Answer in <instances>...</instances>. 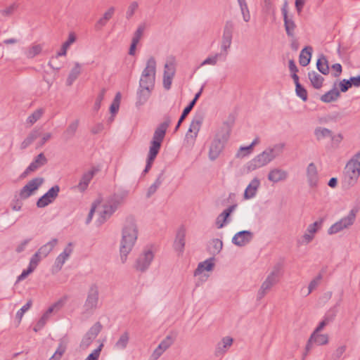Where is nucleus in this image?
<instances>
[{
  "label": "nucleus",
  "mask_w": 360,
  "mask_h": 360,
  "mask_svg": "<svg viewBox=\"0 0 360 360\" xmlns=\"http://www.w3.org/2000/svg\"><path fill=\"white\" fill-rule=\"evenodd\" d=\"M229 51L220 49V52L210 54L200 65V67L205 65L215 66L219 61H226Z\"/></svg>",
  "instance_id": "17"
},
{
  "label": "nucleus",
  "mask_w": 360,
  "mask_h": 360,
  "mask_svg": "<svg viewBox=\"0 0 360 360\" xmlns=\"http://www.w3.org/2000/svg\"><path fill=\"white\" fill-rule=\"evenodd\" d=\"M259 186L260 180L257 177L252 179L245 189L243 198L245 200H250L255 198L257 195Z\"/></svg>",
  "instance_id": "28"
},
{
  "label": "nucleus",
  "mask_w": 360,
  "mask_h": 360,
  "mask_svg": "<svg viewBox=\"0 0 360 360\" xmlns=\"http://www.w3.org/2000/svg\"><path fill=\"white\" fill-rule=\"evenodd\" d=\"M161 143H162L154 141H151L150 146L149 148L148 156L147 159V163L143 170V174H146L151 168L153 161L159 153V150L161 147Z\"/></svg>",
  "instance_id": "24"
},
{
  "label": "nucleus",
  "mask_w": 360,
  "mask_h": 360,
  "mask_svg": "<svg viewBox=\"0 0 360 360\" xmlns=\"http://www.w3.org/2000/svg\"><path fill=\"white\" fill-rule=\"evenodd\" d=\"M99 291L96 284L93 283L90 285L87 297L84 304V313L92 314L97 309L98 304Z\"/></svg>",
  "instance_id": "7"
},
{
  "label": "nucleus",
  "mask_w": 360,
  "mask_h": 360,
  "mask_svg": "<svg viewBox=\"0 0 360 360\" xmlns=\"http://www.w3.org/2000/svg\"><path fill=\"white\" fill-rule=\"evenodd\" d=\"M105 93H106L105 88H103L100 91L99 94H98V96L96 98V101H95V103H94V105L93 107V109L94 111L98 112V110L100 109V108L101 106V103H102L103 100L104 99Z\"/></svg>",
  "instance_id": "59"
},
{
  "label": "nucleus",
  "mask_w": 360,
  "mask_h": 360,
  "mask_svg": "<svg viewBox=\"0 0 360 360\" xmlns=\"http://www.w3.org/2000/svg\"><path fill=\"white\" fill-rule=\"evenodd\" d=\"M135 228H124L120 245V256L122 263L127 259V255L131 251L135 241Z\"/></svg>",
  "instance_id": "6"
},
{
  "label": "nucleus",
  "mask_w": 360,
  "mask_h": 360,
  "mask_svg": "<svg viewBox=\"0 0 360 360\" xmlns=\"http://www.w3.org/2000/svg\"><path fill=\"white\" fill-rule=\"evenodd\" d=\"M121 94L120 92H117L110 106V112L112 115H115L120 108V101H121Z\"/></svg>",
  "instance_id": "55"
},
{
  "label": "nucleus",
  "mask_w": 360,
  "mask_h": 360,
  "mask_svg": "<svg viewBox=\"0 0 360 360\" xmlns=\"http://www.w3.org/2000/svg\"><path fill=\"white\" fill-rule=\"evenodd\" d=\"M42 51L41 44H32L25 51V55L27 58H33L38 56Z\"/></svg>",
  "instance_id": "47"
},
{
  "label": "nucleus",
  "mask_w": 360,
  "mask_h": 360,
  "mask_svg": "<svg viewBox=\"0 0 360 360\" xmlns=\"http://www.w3.org/2000/svg\"><path fill=\"white\" fill-rule=\"evenodd\" d=\"M229 51L220 49V52L210 54L200 65V67L205 65L215 66L219 61H226Z\"/></svg>",
  "instance_id": "19"
},
{
  "label": "nucleus",
  "mask_w": 360,
  "mask_h": 360,
  "mask_svg": "<svg viewBox=\"0 0 360 360\" xmlns=\"http://www.w3.org/2000/svg\"><path fill=\"white\" fill-rule=\"evenodd\" d=\"M235 29L234 22L231 20H228L225 22L223 27L222 35L220 41V49L224 51H230L233 34Z\"/></svg>",
  "instance_id": "9"
},
{
  "label": "nucleus",
  "mask_w": 360,
  "mask_h": 360,
  "mask_svg": "<svg viewBox=\"0 0 360 360\" xmlns=\"http://www.w3.org/2000/svg\"><path fill=\"white\" fill-rule=\"evenodd\" d=\"M40 135V131L38 129H34L32 130L27 136L24 139V141L20 144L21 149H25L30 144L33 143Z\"/></svg>",
  "instance_id": "42"
},
{
  "label": "nucleus",
  "mask_w": 360,
  "mask_h": 360,
  "mask_svg": "<svg viewBox=\"0 0 360 360\" xmlns=\"http://www.w3.org/2000/svg\"><path fill=\"white\" fill-rule=\"evenodd\" d=\"M170 123L171 119L169 117H166L165 120L161 124H160L155 129L152 141L162 143L165 138L166 131Z\"/></svg>",
  "instance_id": "26"
},
{
  "label": "nucleus",
  "mask_w": 360,
  "mask_h": 360,
  "mask_svg": "<svg viewBox=\"0 0 360 360\" xmlns=\"http://www.w3.org/2000/svg\"><path fill=\"white\" fill-rule=\"evenodd\" d=\"M356 212L352 210L347 216L342 218L338 221L333 224L328 230L329 235L338 233L344 229H349L355 221Z\"/></svg>",
  "instance_id": "8"
},
{
  "label": "nucleus",
  "mask_w": 360,
  "mask_h": 360,
  "mask_svg": "<svg viewBox=\"0 0 360 360\" xmlns=\"http://www.w3.org/2000/svg\"><path fill=\"white\" fill-rule=\"evenodd\" d=\"M162 183V174H160L155 179V182L148 188L147 197H150L154 194Z\"/></svg>",
  "instance_id": "57"
},
{
  "label": "nucleus",
  "mask_w": 360,
  "mask_h": 360,
  "mask_svg": "<svg viewBox=\"0 0 360 360\" xmlns=\"http://www.w3.org/2000/svg\"><path fill=\"white\" fill-rule=\"evenodd\" d=\"M34 192L32 191V190L27 186V185L24 186L19 193V196L20 199L25 200L30 197Z\"/></svg>",
  "instance_id": "63"
},
{
  "label": "nucleus",
  "mask_w": 360,
  "mask_h": 360,
  "mask_svg": "<svg viewBox=\"0 0 360 360\" xmlns=\"http://www.w3.org/2000/svg\"><path fill=\"white\" fill-rule=\"evenodd\" d=\"M322 224L323 219H320L309 224L302 236L301 243L304 245L310 243L314 240L316 233L321 228Z\"/></svg>",
  "instance_id": "11"
},
{
  "label": "nucleus",
  "mask_w": 360,
  "mask_h": 360,
  "mask_svg": "<svg viewBox=\"0 0 360 360\" xmlns=\"http://www.w3.org/2000/svg\"><path fill=\"white\" fill-rule=\"evenodd\" d=\"M57 243L58 240L56 238L52 239L38 250V254H39L42 257H46L52 251Z\"/></svg>",
  "instance_id": "44"
},
{
  "label": "nucleus",
  "mask_w": 360,
  "mask_h": 360,
  "mask_svg": "<svg viewBox=\"0 0 360 360\" xmlns=\"http://www.w3.org/2000/svg\"><path fill=\"white\" fill-rule=\"evenodd\" d=\"M203 120L204 115L202 112L197 113L194 116L186 134L187 139L191 138L193 140L195 139L202 126Z\"/></svg>",
  "instance_id": "12"
},
{
  "label": "nucleus",
  "mask_w": 360,
  "mask_h": 360,
  "mask_svg": "<svg viewBox=\"0 0 360 360\" xmlns=\"http://www.w3.org/2000/svg\"><path fill=\"white\" fill-rule=\"evenodd\" d=\"M129 342V333L127 332H124L121 335L119 340L115 345V347L117 349H124L126 348Z\"/></svg>",
  "instance_id": "56"
},
{
  "label": "nucleus",
  "mask_w": 360,
  "mask_h": 360,
  "mask_svg": "<svg viewBox=\"0 0 360 360\" xmlns=\"http://www.w3.org/2000/svg\"><path fill=\"white\" fill-rule=\"evenodd\" d=\"M98 171H99L98 169H97L96 167H93L90 171L85 172L82 175L78 185L77 186V188H78V190L80 191L81 192L84 191L87 188L89 183L91 182V179H93L94 176Z\"/></svg>",
  "instance_id": "30"
},
{
  "label": "nucleus",
  "mask_w": 360,
  "mask_h": 360,
  "mask_svg": "<svg viewBox=\"0 0 360 360\" xmlns=\"http://www.w3.org/2000/svg\"><path fill=\"white\" fill-rule=\"evenodd\" d=\"M117 210L115 205H113L109 200L106 204L102 206V210L99 211L100 217L98 221L101 224L104 223Z\"/></svg>",
  "instance_id": "33"
},
{
  "label": "nucleus",
  "mask_w": 360,
  "mask_h": 360,
  "mask_svg": "<svg viewBox=\"0 0 360 360\" xmlns=\"http://www.w3.org/2000/svg\"><path fill=\"white\" fill-rule=\"evenodd\" d=\"M266 156V153L264 152V150L258 154L250 162H248L247 165L248 169L249 171H254L258 168H261L267 165L269 162Z\"/></svg>",
  "instance_id": "22"
},
{
  "label": "nucleus",
  "mask_w": 360,
  "mask_h": 360,
  "mask_svg": "<svg viewBox=\"0 0 360 360\" xmlns=\"http://www.w3.org/2000/svg\"><path fill=\"white\" fill-rule=\"evenodd\" d=\"M282 14L283 16L284 20V27L286 32V34L290 37H294L295 31L297 27L296 24L293 20V17L292 15H288V4L285 2L282 9Z\"/></svg>",
  "instance_id": "13"
},
{
  "label": "nucleus",
  "mask_w": 360,
  "mask_h": 360,
  "mask_svg": "<svg viewBox=\"0 0 360 360\" xmlns=\"http://www.w3.org/2000/svg\"><path fill=\"white\" fill-rule=\"evenodd\" d=\"M81 73V65L79 63H75V66L72 68L66 80L67 86H71L77 79Z\"/></svg>",
  "instance_id": "43"
},
{
  "label": "nucleus",
  "mask_w": 360,
  "mask_h": 360,
  "mask_svg": "<svg viewBox=\"0 0 360 360\" xmlns=\"http://www.w3.org/2000/svg\"><path fill=\"white\" fill-rule=\"evenodd\" d=\"M156 75V60L154 57H150L146 64V67L141 72L139 79V86L155 89Z\"/></svg>",
  "instance_id": "2"
},
{
  "label": "nucleus",
  "mask_w": 360,
  "mask_h": 360,
  "mask_svg": "<svg viewBox=\"0 0 360 360\" xmlns=\"http://www.w3.org/2000/svg\"><path fill=\"white\" fill-rule=\"evenodd\" d=\"M285 143H279L269 146L266 149L271 155H274V158L276 159L283 153Z\"/></svg>",
  "instance_id": "50"
},
{
  "label": "nucleus",
  "mask_w": 360,
  "mask_h": 360,
  "mask_svg": "<svg viewBox=\"0 0 360 360\" xmlns=\"http://www.w3.org/2000/svg\"><path fill=\"white\" fill-rule=\"evenodd\" d=\"M154 89L148 87H142L139 86L136 92V105H143L146 104L151 96Z\"/></svg>",
  "instance_id": "31"
},
{
  "label": "nucleus",
  "mask_w": 360,
  "mask_h": 360,
  "mask_svg": "<svg viewBox=\"0 0 360 360\" xmlns=\"http://www.w3.org/2000/svg\"><path fill=\"white\" fill-rule=\"evenodd\" d=\"M311 340H314V342L317 345H324L328 342V336L326 334L313 332L311 335Z\"/></svg>",
  "instance_id": "51"
},
{
  "label": "nucleus",
  "mask_w": 360,
  "mask_h": 360,
  "mask_svg": "<svg viewBox=\"0 0 360 360\" xmlns=\"http://www.w3.org/2000/svg\"><path fill=\"white\" fill-rule=\"evenodd\" d=\"M233 339L229 336L224 337L216 345L214 354L216 356H221L226 354L232 346Z\"/></svg>",
  "instance_id": "27"
},
{
  "label": "nucleus",
  "mask_w": 360,
  "mask_h": 360,
  "mask_svg": "<svg viewBox=\"0 0 360 360\" xmlns=\"http://www.w3.org/2000/svg\"><path fill=\"white\" fill-rule=\"evenodd\" d=\"M360 175V151L348 161L345 169V178L349 185H354Z\"/></svg>",
  "instance_id": "5"
},
{
  "label": "nucleus",
  "mask_w": 360,
  "mask_h": 360,
  "mask_svg": "<svg viewBox=\"0 0 360 360\" xmlns=\"http://www.w3.org/2000/svg\"><path fill=\"white\" fill-rule=\"evenodd\" d=\"M172 344V338L171 336H167L153 351L150 356V360H158Z\"/></svg>",
  "instance_id": "25"
},
{
  "label": "nucleus",
  "mask_w": 360,
  "mask_h": 360,
  "mask_svg": "<svg viewBox=\"0 0 360 360\" xmlns=\"http://www.w3.org/2000/svg\"><path fill=\"white\" fill-rule=\"evenodd\" d=\"M308 77L314 88L319 89L322 86L324 79L318 72L315 71L309 72Z\"/></svg>",
  "instance_id": "41"
},
{
  "label": "nucleus",
  "mask_w": 360,
  "mask_h": 360,
  "mask_svg": "<svg viewBox=\"0 0 360 360\" xmlns=\"http://www.w3.org/2000/svg\"><path fill=\"white\" fill-rule=\"evenodd\" d=\"M229 51L220 49V52L210 54L200 65V67L205 65L215 66L219 61H226Z\"/></svg>",
  "instance_id": "18"
},
{
  "label": "nucleus",
  "mask_w": 360,
  "mask_h": 360,
  "mask_svg": "<svg viewBox=\"0 0 360 360\" xmlns=\"http://www.w3.org/2000/svg\"><path fill=\"white\" fill-rule=\"evenodd\" d=\"M157 250L158 248L155 244L146 245L136 259V271L141 272L146 271L152 264Z\"/></svg>",
  "instance_id": "4"
},
{
  "label": "nucleus",
  "mask_w": 360,
  "mask_h": 360,
  "mask_svg": "<svg viewBox=\"0 0 360 360\" xmlns=\"http://www.w3.org/2000/svg\"><path fill=\"white\" fill-rule=\"evenodd\" d=\"M115 8L113 6L110 7L103 14V17L101 18L95 24V28L96 30H101L104 27L108 20H110L115 13Z\"/></svg>",
  "instance_id": "38"
},
{
  "label": "nucleus",
  "mask_w": 360,
  "mask_h": 360,
  "mask_svg": "<svg viewBox=\"0 0 360 360\" xmlns=\"http://www.w3.org/2000/svg\"><path fill=\"white\" fill-rule=\"evenodd\" d=\"M186 231L184 228H181L176 233L175 240L174 243V248L179 255H182L185 247Z\"/></svg>",
  "instance_id": "32"
},
{
  "label": "nucleus",
  "mask_w": 360,
  "mask_h": 360,
  "mask_svg": "<svg viewBox=\"0 0 360 360\" xmlns=\"http://www.w3.org/2000/svg\"><path fill=\"white\" fill-rule=\"evenodd\" d=\"M237 1L240 9L243 20L245 22H248L251 19V15L246 0H237Z\"/></svg>",
  "instance_id": "46"
},
{
  "label": "nucleus",
  "mask_w": 360,
  "mask_h": 360,
  "mask_svg": "<svg viewBox=\"0 0 360 360\" xmlns=\"http://www.w3.org/2000/svg\"><path fill=\"white\" fill-rule=\"evenodd\" d=\"M150 26V23L148 20H143L140 22L136 29V44L141 40V39L143 37L145 32L149 29Z\"/></svg>",
  "instance_id": "52"
},
{
  "label": "nucleus",
  "mask_w": 360,
  "mask_h": 360,
  "mask_svg": "<svg viewBox=\"0 0 360 360\" xmlns=\"http://www.w3.org/2000/svg\"><path fill=\"white\" fill-rule=\"evenodd\" d=\"M322 279V275L319 274L314 279L311 281L308 286V290L306 292V295H309L314 290H315L319 285L321 280Z\"/></svg>",
  "instance_id": "60"
},
{
  "label": "nucleus",
  "mask_w": 360,
  "mask_h": 360,
  "mask_svg": "<svg viewBox=\"0 0 360 360\" xmlns=\"http://www.w3.org/2000/svg\"><path fill=\"white\" fill-rule=\"evenodd\" d=\"M295 91L297 95L301 98L304 101L307 100V90L300 84L295 85Z\"/></svg>",
  "instance_id": "62"
},
{
  "label": "nucleus",
  "mask_w": 360,
  "mask_h": 360,
  "mask_svg": "<svg viewBox=\"0 0 360 360\" xmlns=\"http://www.w3.org/2000/svg\"><path fill=\"white\" fill-rule=\"evenodd\" d=\"M129 195V192L127 190H119L117 191L108 200L113 205H115L116 208L124 202Z\"/></svg>",
  "instance_id": "36"
},
{
  "label": "nucleus",
  "mask_w": 360,
  "mask_h": 360,
  "mask_svg": "<svg viewBox=\"0 0 360 360\" xmlns=\"http://www.w3.org/2000/svg\"><path fill=\"white\" fill-rule=\"evenodd\" d=\"M17 9V5L12 4L0 10V13L4 17L11 16Z\"/></svg>",
  "instance_id": "61"
},
{
  "label": "nucleus",
  "mask_w": 360,
  "mask_h": 360,
  "mask_svg": "<svg viewBox=\"0 0 360 360\" xmlns=\"http://www.w3.org/2000/svg\"><path fill=\"white\" fill-rule=\"evenodd\" d=\"M101 329L102 325L100 322H96L94 323L83 337L81 341L80 347L83 349L87 348L91 345L92 341L98 336Z\"/></svg>",
  "instance_id": "10"
},
{
  "label": "nucleus",
  "mask_w": 360,
  "mask_h": 360,
  "mask_svg": "<svg viewBox=\"0 0 360 360\" xmlns=\"http://www.w3.org/2000/svg\"><path fill=\"white\" fill-rule=\"evenodd\" d=\"M65 351V347L63 345H60L53 355L49 360H60Z\"/></svg>",
  "instance_id": "64"
},
{
  "label": "nucleus",
  "mask_w": 360,
  "mask_h": 360,
  "mask_svg": "<svg viewBox=\"0 0 360 360\" xmlns=\"http://www.w3.org/2000/svg\"><path fill=\"white\" fill-rule=\"evenodd\" d=\"M78 127H79V120H78L71 122L61 134L62 141L64 143H68L69 141L72 139L76 134Z\"/></svg>",
  "instance_id": "29"
},
{
  "label": "nucleus",
  "mask_w": 360,
  "mask_h": 360,
  "mask_svg": "<svg viewBox=\"0 0 360 360\" xmlns=\"http://www.w3.org/2000/svg\"><path fill=\"white\" fill-rule=\"evenodd\" d=\"M72 252V243H70L65 248L63 252H61L56 259L55 266L58 268L59 270L61 269L63 265L65 264V261L69 258L70 255Z\"/></svg>",
  "instance_id": "34"
},
{
  "label": "nucleus",
  "mask_w": 360,
  "mask_h": 360,
  "mask_svg": "<svg viewBox=\"0 0 360 360\" xmlns=\"http://www.w3.org/2000/svg\"><path fill=\"white\" fill-rule=\"evenodd\" d=\"M47 163V159L45 157L43 153H39L38 155L35 157L34 160L30 164V165L26 168V169L22 173L20 177L25 178L30 173L33 172L40 168L41 167L45 165Z\"/></svg>",
  "instance_id": "20"
},
{
  "label": "nucleus",
  "mask_w": 360,
  "mask_h": 360,
  "mask_svg": "<svg viewBox=\"0 0 360 360\" xmlns=\"http://www.w3.org/2000/svg\"><path fill=\"white\" fill-rule=\"evenodd\" d=\"M311 54H312V48L311 46H306L305 48H304L301 51L300 54V57H299L300 64L303 67L307 66L311 60Z\"/></svg>",
  "instance_id": "40"
},
{
  "label": "nucleus",
  "mask_w": 360,
  "mask_h": 360,
  "mask_svg": "<svg viewBox=\"0 0 360 360\" xmlns=\"http://www.w3.org/2000/svg\"><path fill=\"white\" fill-rule=\"evenodd\" d=\"M44 113V108L37 109L30 116H28V117L26 120V123L29 125V127L32 126L42 117Z\"/></svg>",
  "instance_id": "48"
},
{
  "label": "nucleus",
  "mask_w": 360,
  "mask_h": 360,
  "mask_svg": "<svg viewBox=\"0 0 360 360\" xmlns=\"http://www.w3.org/2000/svg\"><path fill=\"white\" fill-rule=\"evenodd\" d=\"M340 96V92L335 88L330 90L321 96V100L324 103H330L334 101Z\"/></svg>",
  "instance_id": "49"
},
{
  "label": "nucleus",
  "mask_w": 360,
  "mask_h": 360,
  "mask_svg": "<svg viewBox=\"0 0 360 360\" xmlns=\"http://www.w3.org/2000/svg\"><path fill=\"white\" fill-rule=\"evenodd\" d=\"M253 238V234L250 231H241L234 235L232 243L238 246L243 247L249 243Z\"/></svg>",
  "instance_id": "23"
},
{
  "label": "nucleus",
  "mask_w": 360,
  "mask_h": 360,
  "mask_svg": "<svg viewBox=\"0 0 360 360\" xmlns=\"http://www.w3.org/2000/svg\"><path fill=\"white\" fill-rule=\"evenodd\" d=\"M174 75V70L168 63L165 65V70L163 74V86L165 89L169 90L171 88L172 78Z\"/></svg>",
  "instance_id": "35"
},
{
  "label": "nucleus",
  "mask_w": 360,
  "mask_h": 360,
  "mask_svg": "<svg viewBox=\"0 0 360 360\" xmlns=\"http://www.w3.org/2000/svg\"><path fill=\"white\" fill-rule=\"evenodd\" d=\"M306 177L310 188H316L319 182V175L316 165L314 162L309 163L306 168Z\"/></svg>",
  "instance_id": "16"
},
{
  "label": "nucleus",
  "mask_w": 360,
  "mask_h": 360,
  "mask_svg": "<svg viewBox=\"0 0 360 360\" xmlns=\"http://www.w3.org/2000/svg\"><path fill=\"white\" fill-rule=\"evenodd\" d=\"M332 131L325 127H316L314 129V135L318 141H321L326 138H330L331 136Z\"/></svg>",
  "instance_id": "54"
},
{
  "label": "nucleus",
  "mask_w": 360,
  "mask_h": 360,
  "mask_svg": "<svg viewBox=\"0 0 360 360\" xmlns=\"http://www.w3.org/2000/svg\"><path fill=\"white\" fill-rule=\"evenodd\" d=\"M283 275V268L281 264H276L262 283L257 294V300H261L277 284Z\"/></svg>",
  "instance_id": "1"
},
{
  "label": "nucleus",
  "mask_w": 360,
  "mask_h": 360,
  "mask_svg": "<svg viewBox=\"0 0 360 360\" xmlns=\"http://www.w3.org/2000/svg\"><path fill=\"white\" fill-rule=\"evenodd\" d=\"M68 48L64 46L63 44L61 46L60 50L57 53V54L52 57L50 61L48 63V65L50 66L53 70H59L61 68L60 65H54L53 60H56L60 56H65L67 54V51Z\"/></svg>",
  "instance_id": "53"
},
{
  "label": "nucleus",
  "mask_w": 360,
  "mask_h": 360,
  "mask_svg": "<svg viewBox=\"0 0 360 360\" xmlns=\"http://www.w3.org/2000/svg\"><path fill=\"white\" fill-rule=\"evenodd\" d=\"M44 183V179L41 177H36L30 180L26 185L32 190V192L36 191Z\"/></svg>",
  "instance_id": "58"
},
{
  "label": "nucleus",
  "mask_w": 360,
  "mask_h": 360,
  "mask_svg": "<svg viewBox=\"0 0 360 360\" xmlns=\"http://www.w3.org/2000/svg\"><path fill=\"white\" fill-rule=\"evenodd\" d=\"M316 67L319 71L323 75H328L330 68L328 61L325 56L321 55L319 57L316 62Z\"/></svg>",
  "instance_id": "45"
},
{
  "label": "nucleus",
  "mask_w": 360,
  "mask_h": 360,
  "mask_svg": "<svg viewBox=\"0 0 360 360\" xmlns=\"http://www.w3.org/2000/svg\"><path fill=\"white\" fill-rule=\"evenodd\" d=\"M230 135V130L228 127L222 128L219 131L211 143L209 149V158L215 160L221 153L224 143L228 141Z\"/></svg>",
  "instance_id": "3"
},
{
  "label": "nucleus",
  "mask_w": 360,
  "mask_h": 360,
  "mask_svg": "<svg viewBox=\"0 0 360 360\" xmlns=\"http://www.w3.org/2000/svg\"><path fill=\"white\" fill-rule=\"evenodd\" d=\"M288 178V172L279 167H274L271 169L267 175L268 180L273 184L285 181Z\"/></svg>",
  "instance_id": "21"
},
{
  "label": "nucleus",
  "mask_w": 360,
  "mask_h": 360,
  "mask_svg": "<svg viewBox=\"0 0 360 360\" xmlns=\"http://www.w3.org/2000/svg\"><path fill=\"white\" fill-rule=\"evenodd\" d=\"M65 300L63 299L59 300L56 302H55L53 305L49 307V309L46 310V311L43 314L41 318L39 320V321L37 323L36 326L34 328V330L35 331H37L42 328L46 323L48 319L49 318L50 314L53 312L54 311H58L64 305Z\"/></svg>",
  "instance_id": "14"
},
{
  "label": "nucleus",
  "mask_w": 360,
  "mask_h": 360,
  "mask_svg": "<svg viewBox=\"0 0 360 360\" xmlns=\"http://www.w3.org/2000/svg\"><path fill=\"white\" fill-rule=\"evenodd\" d=\"M236 205H231L227 209H226L221 214H220L217 217L216 224L218 229H221L224 226L227 218L229 217L231 213L236 209Z\"/></svg>",
  "instance_id": "39"
},
{
  "label": "nucleus",
  "mask_w": 360,
  "mask_h": 360,
  "mask_svg": "<svg viewBox=\"0 0 360 360\" xmlns=\"http://www.w3.org/2000/svg\"><path fill=\"white\" fill-rule=\"evenodd\" d=\"M214 266V259L210 258L202 262H200L198 265L197 269L194 271V276H198L203 273V271H212Z\"/></svg>",
  "instance_id": "37"
},
{
  "label": "nucleus",
  "mask_w": 360,
  "mask_h": 360,
  "mask_svg": "<svg viewBox=\"0 0 360 360\" xmlns=\"http://www.w3.org/2000/svg\"><path fill=\"white\" fill-rule=\"evenodd\" d=\"M60 188L58 185L51 187L44 195H43L37 202L38 207H44L51 203L58 196Z\"/></svg>",
  "instance_id": "15"
}]
</instances>
